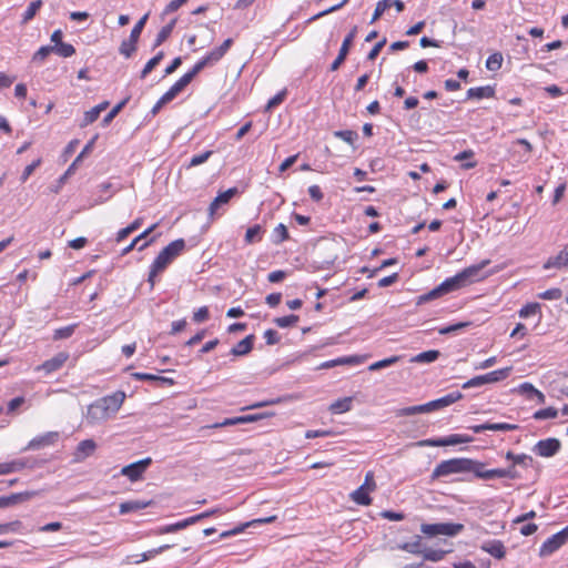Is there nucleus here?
I'll use <instances>...</instances> for the list:
<instances>
[{
  "instance_id": "33",
  "label": "nucleus",
  "mask_w": 568,
  "mask_h": 568,
  "mask_svg": "<svg viewBox=\"0 0 568 568\" xmlns=\"http://www.w3.org/2000/svg\"><path fill=\"white\" fill-rule=\"evenodd\" d=\"M207 60L205 58H202L200 61H197L194 67L185 73L181 79L189 85L194 77L200 73L205 67H209Z\"/></svg>"
},
{
  "instance_id": "31",
  "label": "nucleus",
  "mask_w": 568,
  "mask_h": 568,
  "mask_svg": "<svg viewBox=\"0 0 568 568\" xmlns=\"http://www.w3.org/2000/svg\"><path fill=\"white\" fill-rule=\"evenodd\" d=\"M440 356V352L436 349L426 351L410 358L412 363H433Z\"/></svg>"
},
{
  "instance_id": "41",
  "label": "nucleus",
  "mask_w": 568,
  "mask_h": 568,
  "mask_svg": "<svg viewBox=\"0 0 568 568\" xmlns=\"http://www.w3.org/2000/svg\"><path fill=\"white\" fill-rule=\"evenodd\" d=\"M53 52H55L60 57L69 58L75 53V49L70 43L61 42V43H58L57 45H53Z\"/></svg>"
},
{
  "instance_id": "45",
  "label": "nucleus",
  "mask_w": 568,
  "mask_h": 568,
  "mask_svg": "<svg viewBox=\"0 0 568 568\" xmlns=\"http://www.w3.org/2000/svg\"><path fill=\"white\" fill-rule=\"evenodd\" d=\"M334 135L336 138H339L342 139L343 141H345L346 143L353 145L354 142L357 140L358 138V134L356 131H353V130H341V131H335L334 132Z\"/></svg>"
},
{
  "instance_id": "29",
  "label": "nucleus",
  "mask_w": 568,
  "mask_h": 568,
  "mask_svg": "<svg viewBox=\"0 0 568 568\" xmlns=\"http://www.w3.org/2000/svg\"><path fill=\"white\" fill-rule=\"evenodd\" d=\"M353 397H344L335 400L329 405V410L333 414H342L351 410Z\"/></svg>"
},
{
  "instance_id": "51",
  "label": "nucleus",
  "mask_w": 568,
  "mask_h": 568,
  "mask_svg": "<svg viewBox=\"0 0 568 568\" xmlns=\"http://www.w3.org/2000/svg\"><path fill=\"white\" fill-rule=\"evenodd\" d=\"M471 325V322H459V323H456V324H453V325H449V326H446V327H443L439 329V334L440 335H448V334H452V333H456L463 328H466V327H469Z\"/></svg>"
},
{
  "instance_id": "19",
  "label": "nucleus",
  "mask_w": 568,
  "mask_h": 568,
  "mask_svg": "<svg viewBox=\"0 0 568 568\" xmlns=\"http://www.w3.org/2000/svg\"><path fill=\"white\" fill-rule=\"evenodd\" d=\"M239 193V190L236 187H231L222 193H220L210 204L209 206V215L211 219L214 217V214L216 213L217 209L230 202V200Z\"/></svg>"
},
{
  "instance_id": "17",
  "label": "nucleus",
  "mask_w": 568,
  "mask_h": 568,
  "mask_svg": "<svg viewBox=\"0 0 568 568\" xmlns=\"http://www.w3.org/2000/svg\"><path fill=\"white\" fill-rule=\"evenodd\" d=\"M97 449V443L93 439H84L79 443L74 452V462L81 463L92 456Z\"/></svg>"
},
{
  "instance_id": "39",
  "label": "nucleus",
  "mask_w": 568,
  "mask_h": 568,
  "mask_svg": "<svg viewBox=\"0 0 568 568\" xmlns=\"http://www.w3.org/2000/svg\"><path fill=\"white\" fill-rule=\"evenodd\" d=\"M130 98H125L121 102H119L116 105L112 108V110L103 118L102 125L106 126L109 125L112 120L118 115V113L123 109V106L128 103Z\"/></svg>"
},
{
  "instance_id": "46",
  "label": "nucleus",
  "mask_w": 568,
  "mask_h": 568,
  "mask_svg": "<svg viewBox=\"0 0 568 568\" xmlns=\"http://www.w3.org/2000/svg\"><path fill=\"white\" fill-rule=\"evenodd\" d=\"M273 415H274V413L252 414V415L236 417V420L239 422V424H247V423H253V422H257L263 418L271 417Z\"/></svg>"
},
{
  "instance_id": "22",
  "label": "nucleus",
  "mask_w": 568,
  "mask_h": 568,
  "mask_svg": "<svg viewBox=\"0 0 568 568\" xmlns=\"http://www.w3.org/2000/svg\"><path fill=\"white\" fill-rule=\"evenodd\" d=\"M481 549L497 559H503L506 555L505 546L500 540H491L483 544Z\"/></svg>"
},
{
  "instance_id": "62",
  "label": "nucleus",
  "mask_w": 568,
  "mask_h": 568,
  "mask_svg": "<svg viewBox=\"0 0 568 568\" xmlns=\"http://www.w3.org/2000/svg\"><path fill=\"white\" fill-rule=\"evenodd\" d=\"M385 44H386V38H383L381 41L375 43V45L372 48V50L367 54V60H371V61L375 60Z\"/></svg>"
},
{
  "instance_id": "25",
  "label": "nucleus",
  "mask_w": 568,
  "mask_h": 568,
  "mask_svg": "<svg viewBox=\"0 0 568 568\" xmlns=\"http://www.w3.org/2000/svg\"><path fill=\"white\" fill-rule=\"evenodd\" d=\"M195 523H196L195 518H194V516H192V517H189V518H186V519H184L182 521H179V523H175V524H171V525H166V526L161 527L158 530V534L163 535V534L175 532V531L184 529V528H186L190 525H193Z\"/></svg>"
},
{
  "instance_id": "56",
  "label": "nucleus",
  "mask_w": 568,
  "mask_h": 568,
  "mask_svg": "<svg viewBox=\"0 0 568 568\" xmlns=\"http://www.w3.org/2000/svg\"><path fill=\"white\" fill-rule=\"evenodd\" d=\"M41 164V159H37L31 164L27 165L20 176V181L22 183L27 182L30 175L36 171V169Z\"/></svg>"
},
{
  "instance_id": "37",
  "label": "nucleus",
  "mask_w": 568,
  "mask_h": 568,
  "mask_svg": "<svg viewBox=\"0 0 568 568\" xmlns=\"http://www.w3.org/2000/svg\"><path fill=\"white\" fill-rule=\"evenodd\" d=\"M400 359H402V356H399V355L384 358L382 361L375 362L372 365H369L368 369L371 372L378 371V369L392 366V365L398 363Z\"/></svg>"
},
{
  "instance_id": "64",
  "label": "nucleus",
  "mask_w": 568,
  "mask_h": 568,
  "mask_svg": "<svg viewBox=\"0 0 568 568\" xmlns=\"http://www.w3.org/2000/svg\"><path fill=\"white\" fill-rule=\"evenodd\" d=\"M209 318V310L206 306L200 307L194 314H193V321L196 323L205 322Z\"/></svg>"
},
{
  "instance_id": "6",
  "label": "nucleus",
  "mask_w": 568,
  "mask_h": 568,
  "mask_svg": "<svg viewBox=\"0 0 568 568\" xmlns=\"http://www.w3.org/2000/svg\"><path fill=\"white\" fill-rule=\"evenodd\" d=\"M420 530L429 537L437 535L456 536L464 530V525L455 523L422 524Z\"/></svg>"
},
{
  "instance_id": "3",
  "label": "nucleus",
  "mask_w": 568,
  "mask_h": 568,
  "mask_svg": "<svg viewBox=\"0 0 568 568\" xmlns=\"http://www.w3.org/2000/svg\"><path fill=\"white\" fill-rule=\"evenodd\" d=\"M185 248V241L183 239L175 240L166 245L153 261L148 283L153 288L155 284V277L159 273L163 272L174 258H176Z\"/></svg>"
},
{
  "instance_id": "2",
  "label": "nucleus",
  "mask_w": 568,
  "mask_h": 568,
  "mask_svg": "<svg viewBox=\"0 0 568 568\" xmlns=\"http://www.w3.org/2000/svg\"><path fill=\"white\" fill-rule=\"evenodd\" d=\"M125 393L118 390L112 395L97 399L88 406L85 419L89 424H98L112 417L122 406Z\"/></svg>"
},
{
  "instance_id": "24",
  "label": "nucleus",
  "mask_w": 568,
  "mask_h": 568,
  "mask_svg": "<svg viewBox=\"0 0 568 568\" xmlns=\"http://www.w3.org/2000/svg\"><path fill=\"white\" fill-rule=\"evenodd\" d=\"M152 504V500L142 501V500H129L120 504V514L124 515L128 513L136 511L149 507Z\"/></svg>"
},
{
  "instance_id": "57",
  "label": "nucleus",
  "mask_w": 568,
  "mask_h": 568,
  "mask_svg": "<svg viewBox=\"0 0 568 568\" xmlns=\"http://www.w3.org/2000/svg\"><path fill=\"white\" fill-rule=\"evenodd\" d=\"M561 296L562 291L558 287H554L538 294V297L541 300H559Z\"/></svg>"
},
{
  "instance_id": "61",
  "label": "nucleus",
  "mask_w": 568,
  "mask_h": 568,
  "mask_svg": "<svg viewBox=\"0 0 568 568\" xmlns=\"http://www.w3.org/2000/svg\"><path fill=\"white\" fill-rule=\"evenodd\" d=\"M518 429V425L515 424H508V423H490V430H503V432H509V430H516Z\"/></svg>"
},
{
  "instance_id": "26",
  "label": "nucleus",
  "mask_w": 568,
  "mask_h": 568,
  "mask_svg": "<svg viewBox=\"0 0 568 568\" xmlns=\"http://www.w3.org/2000/svg\"><path fill=\"white\" fill-rule=\"evenodd\" d=\"M361 362H362V359L359 356L339 357V358L327 361V362L321 364V366L318 368L326 369V368H332V367L338 366V365L359 364Z\"/></svg>"
},
{
  "instance_id": "13",
  "label": "nucleus",
  "mask_w": 568,
  "mask_h": 568,
  "mask_svg": "<svg viewBox=\"0 0 568 568\" xmlns=\"http://www.w3.org/2000/svg\"><path fill=\"white\" fill-rule=\"evenodd\" d=\"M187 84L182 80H178L153 105L151 113L153 115L158 114L163 105L171 102Z\"/></svg>"
},
{
  "instance_id": "32",
  "label": "nucleus",
  "mask_w": 568,
  "mask_h": 568,
  "mask_svg": "<svg viewBox=\"0 0 568 568\" xmlns=\"http://www.w3.org/2000/svg\"><path fill=\"white\" fill-rule=\"evenodd\" d=\"M176 23V18L172 19L166 26H164L158 33L156 39L154 41L153 47L156 48L161 45L168 38L171 36Z\"/></svg>"
},
{
  "instance_id": "38",
  "label": "nucleus",
  "mask_w": 568,
  "mask_h": 568,
  "mask_svg": "<svg viewBox=\"0 0 568 568\" xmlns=\"http://www.w3.org/2000/svg\"><path fill=\"white\" fill-rule=\"evenodd\" d=\"M156 226L158 224H153L149 229L143 231L140 235H138L125 248H123L121 255H126L128 253H130L139 244V242L148 237L155 230Z\"/></svg>"
},
{
  "instance_id": "9",
  "label": "nucleus",
  "mask_w": 568,
  "mask_h": 568,
  "mask_svg": "<svg viewBox=\"0 0 568 568\" xmlns=\"http://www.w3.org/2000/svg\"><path fill=\"white\" fill-rule=\"evenodd\" d=\"M568 541V529H562L559 532L549 537L540 547L539 556L548 557L558 550Z\"/></svg>"
},
{
  "instance_id": "14",
  "label": "nucleus",
  "mask_w": 568,
  "mask_h": 568,
  "mask_svg": "<svg viewBox=\"0 0 568 568\" xmlns=\"http://www.w3.org/2000/svg\"><path fill=\"white\" fill-rule=\"evenodd\" d=\"M70 355L67 352H60L55 354L50 359L44 361L41 365L36 367L37 372L43 371L45 374H51L59 371L65 362L69 359Z\"/></svg>"
},
{
  "instance_id": "15",
  "label": "nucleus",
  "mask_w": 568,
  "mask_h": 568,
  "mask_svg": "<svg viewBox=\"0 0 568 568\" xmlns=\"http://www.w3.org/2000/svg\"><path fill=\"white\" fill-rule=\"evenodd\" d=\"M356 33H357V27L355 26L351 30V32L346 36V38L344 39L337 58L331 64V68H329L331 71H336L341 67V64L345 61Z\"/></svg>"
},
{
  "instance_id": "1",
  "label": "nucleus",
  "mask_w": 568,
  "mask_h": 568,
  "mask_svg": "<svg viewBox=\"0 0 568 568\" xmlns=\"http://www.w3.org/2000/svg\"><path fill=\"white\" fill-rule=\"evenodd\" d=\"M490 263L489 260H484L479 264L470 265L457 273L455 276L446 278L442 284L430 290L429 292L419 295L416 300V305H422L430 301L437 300L448 293L455 292L465 287L474 282L481 280L480 272L485 266Z\"/></svg>"
},
{
  "instance_id": "35",
  "label": "nucleus",
  "mask_w": 568,
  "mask_h": 568,
  "mask_svg": "<svg viewBox=\"0 0 568 568\" xmlns=\"http://www.w3.org/2000/svg\"><path fill=\"white\" fill-rule=\"evenodd\" d=\"M164 52L160 51L156 55L150 59L141 71L140 78L144 79L146 75L163 60Z\"/></svg>"
},
{
  "instance_id": "28",
  "label": "nucleus",
  "mask_w": 568,
  "mask_h": 568,
  "mask_svg": "<svg viewBox=\"0 0 568 568\" xmlns=\"http://www.w3.org/2000/svg\"><path fill=\"white\" fill-rule=\"evenodd\" d=\"M397 548L414 555H422L424 550L422 549V537L416 535L413 541L399 544Z\"/></svg>"
},
{
  "instance_id": "34",
  "label": "nucleus",
  "mask_w": 568,
  "mask_h": 568,
  "mask_svg": "<svg viewBox=\"0 0 568 568\" xmlns=\"http://www.w3.org/2000/svg\"><path fill=\"white\" fill-rule=\"evenodd\" d=\"M38 495V491H23V493H16L11 494L8 497L9 506H14L24 501L30 500L31 498L36 497Z\"/></svg>"
},
{
  "instance_id": "16",
  "label": "nucleus",
  "mask_w": 568,
  "mask_h": 568,
  "mask_svg": "<svg viewBox=\"0 0 568 568\" xmlns=\"http://www.w3.org/2000/svg\"><path fill=\"white\" fill-rule=\"evenodd\" d=\"M59 439L58 432H48L41 436H38L29 442L24 450L40 449L45 446L54 445Z\"/></svg>"
},
{
  "instance_id": "4",
  "label": "nucleus",
  "mask_w": 568,
  "mask_h": 568,
  "mask_svg": "<svg viewBox=\"0 0 568 568\" xmlns=\"http://www.w3.org/2000/svg\"><path fill=\"white\" fill-rule=\"evenodd\" d=\"M476 467L478 468V460L470 458H452L439 463L432 473V479H438L452 474H466L471 473L476 475Z\"/></svg>"
},
{
  "instance_id": "49",
  "label": "nucleus",
  "mask_w": 568,
  "mask_h": 568,
  "mask_svg": "<svg viewBox=\"0 0 568 568\" xmlns=\"http://www.w3.org/2000/svg\"><path fill=\"white\" fill-rule=\"evenodd\" d=\"M558 416V410L555 407H547L544 409H539L534 413L535 419H548L556 418Z\"/></svg>"
},
{
  "instance_id": "21",
  "label": "nucleus",
  "mask_w": 568,
  "mask_h": 568,
  "mask_svg": "<svg viewBox=\"0 0 568 568\" xmlns=\"http://www.w3.org/2000/svg\"><path fill=\"white\" fill-rule=\"evenodd\" d=\"M255 336L253 334L247 335L242 341H240L232 349L230 354L233 356H245L253 349Z\"/></svg>"
},
{
  "instance_id": "11",
  "label": "nucleus",
  "mask_w": 568,
  "mask_h": 568,
  "mask_svg": "<svg viewBox=\"0 0 568 568\" xmlns=\"http://www.w3.org/2000/svg\"><path fill=\"white\" fill-rule=\"evenodd\" d=\"M473 440V437L460 435V434H453L447 437L437 438V439H426L418 443L419 446H454L458 444L464 443H470Z\"/></svg>"
},
{
  "instance_id": "8",
  "label": "nucleus",
  "mask_w": 568,
  "mask_h": 568,
  "mask_svg": "<svg viewBox=\"0 0 568 568\" xmlns=\"http://www.w3.org/2000/svg\"><path fill=\"white\" fill-rule=\"evenodd\" d=\"M98 136H94L93 139H91V141H89L87 143V145L83 148V150L80 152V154L75 158V160L71 163V165L68 168V170L64 172V174H62L58 182H57V185L52 186L50 190L51 192L53 193H58L60 191V189L62 187V185L67 182L68 178L74 173L75 169L78 168V165L82 162L83 158L89 153L91 152L93 145H94V142L97 140Z\"/></svg>"
},
{
  "instance_id": "42",
  "label": "nucleus",
  "mask_w": 568,
  "mask_h": 568,
  "mask_svg": "<svg viewBox=\"0 0 568 568\" xmlns=\"http://www.w3.org/2000/svg\"><path fill=\"white\" fill-rule=\"evenodd\" d=\"M464 395L460 392H453L447 394L446 396L438 398L439 408H444L446 406H449L457 400L462 399Z\"/></svg>"
},
{
  "instance_id": "63",
  "label": "nucleus",
  "mask_w": 568,
  "mask_h": 568,
  "mask_svg": "<svg viewBox=\"0 0 568 568\" xmlns=\"http://www.w3.org/2000/svg\"><path fill=\"white\" fill-rule=\"evenodd\" d=\"M22 526L20 520H14L11 523L0 524V534H4L8 531H18Z\"/></svg>"
},
{
  "instance_id": "7",
  "label": "nucleus",
  "mask_w": 568,
  "mask_h": 568,
  "mask_svg": "<svg viewBox=\"0 0 568 568\" xmlns=\"http://www.w3.org/2000/svg\"><path fill=\"white\" fill-rule=\"evenodd\" d=\"M510 372L511 367H505L485 375L475 376L467 381L466 383H464L462 387L464 389H468L471 387H480L486 384L497 383L499 381L506 379L509 376Z\"/></svg>"
},
{
  "instance_id": "50",
  "label": "nucleus",
  "mask_w": 568,
  "mask_h": 568,
  "mask_svg": "<svg viewBox=\"0 0 568 568\" xmlns=\"http://www.w3.org/2000/svg\"><path fill=\"white\" fill-rule=\"evenodd\" d=\"M99 116H100V114H99L98 108H92L91 110L84 112V116H83L82 122L80 123V128H85L89 124H92L93 122H95L98 120Z\"/></svg>"
},
{
  "instance_id": "12",
  "label": "nucleus",
  "mask_w": 568,
  "mask_h": 568,
  "mask_svg": "<svg viewBox=\"0 0 568 568\" xmlns=\"http://www.w3.org/2000/svg\"><path fill=\"white\" fill-rule=\"evenodd\" d=\"M151 463L152 459L146 457L139 462L126 465L121 469V475L126 476L131 481H135L142 477V474L146 470Z\"/></svg>"
},
{
  "instance_id": "23",
  "label": "nucleus",
  "mask_w": 568,
  "mask_h": 568,
  "mask_svg": "<svg viewBox=\"0 0 568 568\" xmlns=\"http://www.w3.org/2000/svg\"><path fill=\"white\" fill-rule=\"evenodd\" d=\"M495 95V88L491 85L470 88L467 91V99H484L493 98Z\"/></svg>"
},
{
  "instance_id": "20",
  "label": "nucleus",
  "mask_w": 568,
  "mask_h": 568,
  "mask_svg": "<svg viewBox=\"0 0 568 568\" xmlns=\"http://www.w3.org/2000/svg\"><path fill=\"white\" fill-rule=\"evenodd\" d=\"M475 478L483 480H490L494 478H507L506 468L485 469V464L478 462V468L476 467Z\"/></svg>"
},
{
  "instance_id": "60",
  "label": "nucleus",
  "mask_w": 568,
  "mask_h": 568,
  "mask_svg": "<svg viewBox=\"0 0 568 568\" xmlns=\"http://www.w3.org/2000/svg\"><path fill=\"white\" fill-rule=\"evenodd\" d=\"M225 54L222 53V50L219 48L213 49L209 54H206L204 58L207 60L210 65L215 64L219 62Z\"/></svg>"
},
{
  "instance_id": "43",
  "label": "nucleus",
  "mask_w": 568,
  "mask_h": 568,
  "mask_svg": "<svg viewBox=\"0 0 568 568\" xmlns=\"http://www.w3.org/2000/svg\"><path fill=\"white\" fill-rule=\"evenodd\" d=\"M392 7V0H381L377 2L373 17L371 19V23L376 22L383 13Z\"/></svg>"
},
{
  "instance_id": "27",
  "label": "nucleus",
  "mask_w": 568,
  "mask_h": 568,
  "mask_svg": "<svg viewBox=\"0 0 568 568\" xmlns=\"http://www.w3.org/2000/svg\"><path fill=\"white\" fill-rule=\"evenodd\" d=\"M369 491L371 490L359 486L356 490H354L351 494V499L354 503H356L357 505L368 506L372 504V498L369 497Z\"/></svg>"
},
{
  "instance_id": "54",
  "label": "nucleus",
  "mask_w": 568,
  "mask_h": 568,
  "mask_svg": "<svg viewBox=\"0 0 568 568\" xmlns=\"http://www.w3.org/2000/svg\"><path fill=\"white\" fill-rule=\"evenodd\" d=\"M285 97H286V90L278 92L276 95H274L272 99L268 100V102L265 106V111L268 112L273 108L280 105L284 101Z\"/></svg>"
},
{
  "instance_id": "53",
  "label": "nucleus",
  "mask_w": 568,
  "mask_h": 568,
  "mask_svg": "<svg viewBox=\"0 0 568 568\" xmlns=\"http://www.w3.org/2000/svg\"><path fill=\"white\" fill-rule=\"evenodd\" d=\"M539 311H540V304H538V303H529V304H526L519 311V316L523 317V318H526V317H529L531 315H535Z\"/></svg>"
},
{
  "instance_id": "18",
  "label": "nucleus",
  "mask_w": 568,
  "mask_h": 568,
  "mask_svg": "<svg viewBox=\"0 0 568 568\" xmlns=\"http://www.w3.org/2000/svg\"><path fill=\"white\" fill-rule=\"evenodd\" d=\"M545 270L549 268H568V243L562 247V250L555 256L549 257L544 266Z\"/></svg>"
},
{
  "instance_id": "55",
  "label": "nucleus",
  "mask_w": 568,
  "mask_h": 568,
  "mask_svg": "<svg viewBox=\"0 0 568 568\" xmlns=\"http://www.w3.org/2000/svg\"><path fill=\"white\" fill-rule=\"evenodd\" d=\"M274 234L276 236V239L274 240V243H276V244L282 243L288 239V231L284 224H278L274 229Z\"/></svg>"
},
{
  "instance_id": "59",
  "label": "nucleus",
  "mask_w": 568,
  "mask_h": 568,
  "mask_svg": "<svg viewBox=\"0 0 568 568\" xmlns=\"http://www.w3.org/2000/svg\"><path fill=\"white\" fill-rule=\"evenodd\" d=\"M212 151H205L202 154L194 155L189 164V168L200 165L209 160V158L212 155Z\"/></svg>"
},
{
  "instance_id": "36",
  "label": "nucleus",
  "mask_w": 568,
  "mask_h": 568,
  "mask_svg": "<svg viewBox=\"0 0 568 568\" xmlns=\"http://www.w3.org/2000/svg\"><path fill=\"white\" fill-rule=\"evenodd\" d=\"M448 552H449L448 550L426 548L423 550L422 555L425 560L437 562V561L444 559L445 555Z\"/></svg>"
},
{
  "instance_id": "10",
  "label": "nucleus",
  "mask_w": 568,
  "mask_h": 568,
  "mask_svg": "<svg viewBox=\"0 0 568 568\" xmlns=\"http://www.w3.org/2000/svg\"><path fill=\"white\" fill-rule=\"evenodd\" d=\"M561 448V443L557 438H547L537 442L531 450L540 457H552L555 456Z\"/></svg>"
},
{
  "instance_id": "47",
  "label": "nucleus",
  "mask_w": 568,
  "mask_h": 568,
  "mask_svg": "<svg viewBox=\"0 0 568 568\" xmlns=\"http://www.w3.org/2000/svg\"><path fill=\"white\" fill-rule=\"evenodd\" d=\"M41 6H42L41 0H36V1L31 2L23 14L22 23H27L28 21L33 19L37 11L41 8Z\"/></svg>"
},
{
  "instance_id": "5",
  "label": "nucleus",
  "mask_w": 568,
  "mask_h": 568,
  "mask_svg": "<svg viewBox=\"0 0 568 568\" xmlns=\"http://www.w3.org/2000/svg\"><path fill=\"white\" fill-rule=\"evenodd\" d=\"M149 14H144L131 30L129 39L122 41L119 48V52L125 58H131L136 50V43L140 39L142 30L146 23Z\"/></svg>"
},
{
  "instance_id": "40",
  "label": "nucleus",
  "mask_w": 568,
  "mask_h": 568,
  "mask_svg": "<svg viewBox=\"0 0 568 568\" xmlns=\"http://www.w3.org/2000/svg\"><path fill=\"white\" fill-rule=\"evenodd\" d=\"M503 60H504L503 54L500 52H495L488 57V59L486 61V68L489 71H497L501 68Z\"/></svg>"
},
{
  "instance_id": "58",
  "label": "nucleus",
  "mask_w": 568,
  "mask_h": 568,
  "mask_svg": "<svg viewBox=\"0 0 568 568\" xmlns=\"http://www.w3.org/2000/svg\"><path fill=\"white\" fill-rule=\"evenodd\" d=\"M262 232V227L261 225L256 224L252 227H248L247 231H246V234H245V241L246 243H253L256 237L260 239V234Z\"/></svg>"
},
{
  "instance_id": "48",
  "label": "nucleus",
  "mask_w": 568,
  "mask_h": 568,
  "mask_svg": "<svg viewBox=\"0 0 568 568\" xmlns=\"http://www.w3.org/2000/svg\"><path fill=\"white\" fill-rule=\"evenodd\" d=\"M75 327H77V324H72V325L55 329L54 334H53V339L58 341V339L69 338L74 333Z\"/></svg>"
},
{
  "instance_id": "30",
  "label": "nucleus",
  "mask_w": 568,
  "mask_h": 568,
  "mask_svg": "<svg viewBox=\"0 0 568 568\" xmlns=\"http://www.w3.org/2000/svg\"><path fill=\"white\" fill-rule=\"evenodd\" d=\"M506 459L511 460L514 466L520 465V466H524V467L531 466L532 462H534L531 456H528L526 454H518L517 455V454H514L510 450L506 453Z\"/></svg>"
},
{
  "instance_id": "44",
  "label": "nucleus",
  "mask_w": 568,
  "mask_h": 568,
  "mask_svg": "<svg viewBox=\"0 0 568 568\" xmlns=\"http://www.w3.org/2000/svg\"><path fill=\"white\" fill-rule=\"evenodd\" d=\"M273 322L282 328L294 326L298 322V316L291 314L287 316L275 317Z\"/></svg>"
},
{
  "instance_id": "52",
  "label": "nucleus",
  "mask_w": 568,
  "mask_h": 568,
  "mask_svg": "<svg viewBox=\"0 0 568 568\" xmlns=\"http://www.w3.org/2000/svg\"><path fill=\"white\" fill-rule=\"evenodd\" d=\"M416 414H424L423 413V405H415V406L404 407V408H400V409H398L396 412V416L397 417L413 416V415H416Z\"/></svg>"
}]
</instances>
